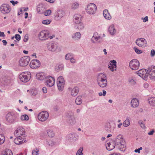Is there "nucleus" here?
Listing matches in <instances>:
<instances>
[{
    "instance_id": "1",
    "label": "nucleus",
    "mask_w": 155,
    "mask_h": 155,
    "mask_svg": "<svg viewBox=\"0 0 155 155\" xmlns=\"http://www.w3.org/2000/svg\"><path fill=\"white\" fill-rule=\"evenodd\" d=\"M97 81L99 86L104 88L107 85V81L106 75L105 74L101 73L99 74L97 77Z\"/></svg>"
},
{
    "instance_id": "2",
    "label": "nucleus",
    "mask_w": 155,
    "mask_h": 155,
    "mask_svg": "<svg viewBox=\"0 0 155 155\" xmlns=\"http://www.w3.org/2000/svg\"><path fill=\"white\" fill-rule=\"evenodd\" d=\"M19 114L17 112H9L6 116V120L8 122L12 123L16 120Z\"/></svg>"
},
{
    "instance_id": "3",
    "label": "nucleus",
    "mask_w": 155,
    "mask_h": 155,
    "mask_svg": "<svg viewBox=\"0 0 155 155\" xmlns=\"http://www.w3.org/2000/svg\"><path fill=\"white\" fill-rule=\"evenodd\" d=\"M30 72H23L19 75V78L22 82H27L30 79Z\"/></svg>"
},
{
    "instance_id": "4",
    "label": "nucleus",
    "mask_w": 155,
    "mask_h": 155,
    "mask_svg": "<svg viewBox=\"0 0 155 155\" xmlns=\"http://www.w3.org/2000/svg\"><path fill=\"white\" fill-rule=\"evenodd\" d=\"M140 66L139 61L137 59H134L131 60L129 63V66L131 69L133 70H137Z\"/></svg>"
},
{
    "instance_id": "5",
    "label": "nucleus",
    "mask_w": 155,
    "mask_h": 155,
    "mask_svg": "<svg viewBox=\"0 0 155 155\" xmlns=\"http://www.w3.org/2000/svg\"><path fill=\"white\" fill-rule=\"evenodd\" d=\"M30 61V58L28 56H25L21 58L19 61V65L20 66L25 67L28 65Z\"/></svg>"
},
{
    "instance_id": "6",
    "label": "nucleus",
    "mask_w": 155,
    "mask_h": 155,
    "mask_svg": "<svg viewBox=\"0 0 155 155\" xmlns=\"http://www.w3.org/2000/svg\"><path fill=\"white\" fill-rule=\"evenodd\" d=\"M97 10V7L94 3L90 4L87 6L86 9L87 13L90 14H93L95 13Z\"/></svg>"
},
{
    "instance_id": "7",
    "label": "nucleus",
    "mask_w": 155,
    "mask_h": 155,
    "mask_svg": "<svg viewBox=\"0 0 155 155\" xmlns=\"http://www.w3.org/2000/svg\"><path fill=\"white\" fill-rule=\"evenodd\" d=\"M148 77L151 79L155 78V66H152L149 67L147 70Z\"/></svg>"
},
{
    "instance_id": "8",
    "label": "nucleus",
    "mask_w": 155,
    "mask_h": 155,
    "mask_svg": "<svg viewBox=\"0 0 155 155\" xmlns=\"http://www.w3.org/2000/svg\"><path fill=\"white\" fill-rule=\"evenodd\" d=\"M11 7L9 5L6 4H2L0 7V10L3 14H8L11 11Z\"/></svg>"
},
{
    "instance_id": "9",
    "label": "nucleus",
    "mask_w": 155,
    "mask_h": 155,
    "mask_svg": "<svg viewBox=\"0 0 155 155\" xmlns=\"http://www.w3.org/2000/svg\"><path fill=\"white\" fill-rule=\"evenodd\" d=\"M57 83L59 90L61 91H62L65 84L63 77L62 76H60L57 79Z\"/></svg>"
},
{
    "instance_id": "10",
    "label": "nucleus",
    "mask_w": 155,
    "mask_h": 155,
    "mask_svg": "<svg viewBox=\"0 0 155 155\" xmlns=\"http://www.w3.org/2000/svg\"><path fill=\"white\" fill-rule=\"evenodd\" d=\"M49 117V114L45 111H43L39 113L38 115V118L41 121H45Z\"/></svg>"
},
{
    "instance_id": "11",
    "label": "nucleus",
    "mask_w": 155,
    "mask_h": 155,
    "mask_svg": "<svg viewBox=\"0 0 155 155\" xmlns=\"http://www.w3.org/2000/svg\"><path fill=\"white\" fill-rule=\"evenodd\" d=\"M25 131L24 128L23 127H21L20 128H17L14 132V135L16 137H20L22 136L24 137H25Z\"/></svg>"
},
{
    "instance_id": "12",
    "label": "nucleus",
    "mask_w": 155,
    "mask_h": 155,
    "mask_svg": "<svg viewBox=\"0 0 155 155\" xmlns=\"http://www.w3.org/2000/svg\"><path fill=\"white\" fill-rule=\"evenodd\" d=\"M145 69H142L138 71L137 74L144 80L147 81L148 78L147 70Z\"/></svg>"
},
{
    "instance_id": "13",
    "label": "nucleus",
    "mask_w": 155,
    "mask_h": 155,
    "mask_svg": "<svg viewBox=\"0 0 155 155\" xmlns=\"http://www.w3.org/2000/svg\"><path fill=\"white\" fill-rule=\"evenodd\" d=\"M45 82L48 86H52L54 84V79L52 77L48 76L45 78Z\"/></svg>"
},
{
    "instance_id": "14",
    "label": "nucleus",
    "mask_w": 155,
    "mask_h": 155,
    "mask_svg": "<svg viewBox=\"0 0 155 155\" xmlns=\"http://www.w3.org/2000/svg\"><path fill=\"white\" fill-rule=\"evenodd\" d=\"M29 65L31 68L36 69L39 67L40 65V62L37 59H34L31 61Z\"/></svg>"
},
{
    "instance_id": "15",
    "label": "nucleus",
    "mask_w": 155,
    "mask_h": 155,
    "mask_svg": "<svg viewBox=\"0 0 155 155\" xmlns=\"http://www.w3.org/2000/svg\"><path fill=\"white\" fill-rule=\"evenodd\" d=\"M58 47V43L55 42H51L48 44L47 48L48 50L50 51L54 52L55 51Z\"/></svg>"
},
{
    "instance_id": "16",
    "label": "nucleus",
    "mask_w": 155,
    "mask_h": 155,
    "mask_svg": "<svg viewBox=\"0 0 155 155\" xmlns=\"http://www.w3.org/2000/svg\"><path fill=\"white\" fill-rule=\"evenodd\" d=\"M64 13L62 10H58L54 15V18L57 21L59 20L64 15Z\"/></svg>"
},
{
    "instance_id": "17",
    "label": "nucleus",
    "mask_w": 155,
    "mask_h": 155,
    "mask_svg": "<svg viewBox=\"0 0 155 155\" xmlns=\"http://www.w3.org/2000/svg\"><path fill=\"white\" fill-rule=\"evenodd\" d=\"M136 44L138 46L142 47L145 45L147 43L146 40L143 38H138L136 41Z\"/></svg>"
},
{
    "instance_id": "18",
    "label": "nucleus",
    "mask_w": 155,
    "mask_h": 155,
    "mask_svg": "<svg viewBox=\"0 0 155 155\" xmlns=\"http://www.w3.org/2000/svg\"><path fill=\"white\" fill-rule=\"evenodd\" d=\"M78 138V136L74 133H71L66 137V139L70 142H73L76 141Z\"/></svg>"
},
{
    "instance_id": "19",
    "label": "nucleus",
    "mask_w": 155,
    "mask_h": 155,
    "mask_svg": "<svg viewBox=\"0 0 155 155\" xmlns=\"http://www.w3.org/2000/svg\"><path fill=\"white\" fill-rule=\"evenodd\" d=\"M38 37L41 40H46L49 37V34L45 31H42L40 33Z\"/></svg>"
},
{
    "instance_id": "20",
    "label": "nucleus",
    "mask_w": 155,
    "mask_h": 155,
    "mask_svg": "<svg viewBox=\"0 0 155 155\" xmlns=\"http://www.w3.org/2000/svg\"><path fill=\"white\" fill-rule=\"evenodd\" d=\"M116 146H119V144L124 143V141L123 138V136L121 135H118L115 140L114 141Z\"/></svg>"
},
{
    "instance_id": "21",
    "label": "nucleus",
    "mask_w": 155,
    "mask_h": 155,
    "mask_svg": "<svg viewBox=\"0 0 155 155\" xmlns=\"http://www.w3.org/2000/svg\"><path fill=\"white\" fill-rule=\"evenodd\" d=\"M110 65H108V68L111 70V71H116L117 69V62L116 61L114 60L110 61Z\"/></svg>"
},
{
    "instance_id": "22",
    "label": "nucleus",
    "mask_w": 155,
    "mask_h": 155,
    "mask_svg": "<svg viewBox=\"0 0 155 155\" xmlns=\"http://www.w3.org/2000/svg\"><path fill=\"white\" fill-rule=\"evenodd\" d=\"M25 140L24 137H19L15 138L14 140V143L16 144H20L23 143L25 142Z\"/></svg>"
},
{
    "instance_id": "23",
    "label": "nucleus",
    "mask_w": 155,
    "mask_h": 155,
    "mask_svg": "<svg viewBox=\"0 0 155 155\" xmlns=\"http://www.w3.org/2000/svg\"><path fill=\"white\" fill-rule=\"evenodd\" d=\"M131 106L133 108L137 107L139 105V101L137 98H133L132 99L131 102Z\"/></svg>"
},
{
    "instance_id": "24",
    "label": "nucleus",
    "mask_w": 155,
    "mask_h": 155,
    "mask_svg": "<svg viewBox=\"0 0 155 155\" xmlns=\"http://www.w3.org/2000/svg\"><path fill=\"white\" fill-rule=\"evenodd\" d=\"M74 21L75 23L78 24L81 22L82 17L79 14L75 15L74 16Z\"/></svg>"
},
{
    "instance_id": "25",
    "label": "nucleus",
    "mask_w": 155,
    "mask_h": 155,
    "mask_svg": "<svg viewBox=\"0 0 155 155\" xmlns=\"http://www.w3.org/2000/svg\"><path fill=\"white\" fill-rule=\"evenodd\" d=\"M108 31L110 34L112 35L115 34L116 32V30L114 27L113 24L111 25L109 27Z\"/></svg>"
},
{
    "instance_id": "26",
    "label": "nucleus",
    "mask_w": 155,
    "mask_h": 155,
    "mask_svg": "<svg viewBox=\"0 0 155 155\" xmlns=\"http://www.w3.org/2000/svg\"><path fill=\"white\" fill-rule=\"evenodd\" d=\"M79 91V88L77 87H75L71 90V94L73 96H76L78 94Z\"/></svg>"
},
{
    "instance_id": "27",
    "label": "nucleus",
    "mask_w": 155,
    "mask_h": 155,
    "mask_svg": "<svg viewBox=\"0 0 155 155\" xmlns=\"http://www.w3.org/2000/svg\"><path fill=\"white\" fill-rule=\"evenodd\" d=\"M103 15L105 18L107 19L110 20L111 18V16L108 12V10L107 9H105L104 11Z\"/></svg>"
},
{
    "instance_id": "28",
    "label": "nucleus",
    "mask_w": 155,
    "mask_h": 155,
    "mask_svg": "<svg viewBox=\"0 0 155 155\" xmlns=\"http://www.w3.org/2000/svg\"><path fill=\"white\" fill-rule=\"evenodd\" d=\"M36 77L37 79L40 80H42L46 78L43 73H37L36 75Z\"/></svg>"
},
{
    "instance_id": "29",
    "label": "nucleus",
    "mask_w": 155,
    "mask_h": 155,
    "mask_svg": "<svg viewBox=\"0 0 155 155\" xmlns=\"http://www.w3.org/2000/svg\"><path fill=\"white\" fill-rule=\"evenodd\" d=\"M107 145V146L106 147V148L107 150L109 151L112 150L115 148V146L116 145L115 143L114 144H111L110 143H108Z\"/></svg>"
},
{
    "instance_id": "30",
    "label": "nucleus",
    "mask_w": 155,
    "mask_h": 155,
    "mask_svg": "<svg viewBox=\"0 0 155 155\" xmlns=\"http://www.w3.org/2000/svg\"><path fill=\"white\" fill-rule=\"evenodd\" d=\"M100 38H101V37L99 35H98L97 33V32H95L93 35L92 38L91 39V41L93 43H94L95 42L94 41V39L96 40V41H97Z\"/></svg>"
},
{
    "instance_id": "31",
    "label": "nucleus",
    "mask_w": 155,
    "mask_h": 155,
    "mask_svg": "<svg viewBox=\"0 0 155 155\" xmlns=\"http://www.w3.org/2000/svg\"><path fill=\"white\" fill-rule=\"evenodd\" d=\"M125 143V142H124V143H121L119 144L118 148L120 150L123 152H124L125 151V147L126 146Z\"/></svg>"
},
{
    "instance_id": "32",
    "label": "nucleus",
    "mask_w": 155,
    "mask_h": 155,
    "mask_svg": "<svg viewBox=\"0 0 155 155\" xmlns=\"http://www.w3.org/2000/svg\"><path fill=\"white\" fill-rule=\"evenodd\" d=\"M81 37V35L79 32H76L72 35V38L75 40H78Z\"/></svg>"
},
{
    "instance_id": "33",
    "label": "nucleus",
    "mask_w": 155,
    "mask_h": 155,
    "mask_svg": "<svg viewBox=\"0 0 155 155\" xmlns=\"http://www.w3.org/2000/svg\"><path fill=\"white\" fill-rule=\"evenodd\" d=\"M111 125H110V123L109 122L106 124L105 127V129L107 132L109 133L111 131Z\"/></svg>"
},
{
    "instance_id": "34",
    "label": "nucleus",
    "mask_w": 155,
    "mask_h": 155,
    "mask_svg": "<svg viewBox=\"0 0 155 155\" xmlns=\"http://www.w3.org/2000/svg\"><path fill=\"white\" fill-rule=\"evenodd\" d=\"M77 25L75 26V28L78 29L79 30H82L84 28V26L83 24L81 22L78 24H76Z\"/></svg>"
},
{
    "instance_id": "35",
    "label": "nucleus",
    "mask_w": 155,
    "mask_h": 155,
    "mask_svg": "<svg viewBox=\"0 0 155 155\" xmlns=\"http://www.w3.org/2000/svg\"><path fill=\"white\" fill-rule=\"evenodd\" d=\"M149 103L153 106H155V97H152L148 99Z\"/></svg>"
},
{
    "instance_id": "36",
    "label": "nucleus",
    "mask_w": 155,
    "mask_h": 155,
    "mask_svg": "<svg viewBox=\"0 0 155 155\" xmlns=\"http://www.w3.org/2000/svg\"><path fill=\"white\" fill-rule=\"evenodd\" d=\"M64 68L63 65L62 64L57 65L55 67V71L57 72H59L62 70Z\"/></svg>"
},
{
    "instance_id": "37",
    "label": "nucleus",
    "mask_w": 155,
    "mask_h": 155,
    "mask_svg": "<svg viewBox=\"0 0 155 155\" xmlns=\"http://www.w3.org/2000/svg\"><path fill=\"white\" fill-rule=\"evenodd\" d=\"M123 125L125 127H127L130 124L129 117H127L126 119L123 122Z\"/></svg>"
},
{
    "instance_id": "38",
    "label": "nucleus",
    "mask_w": 155,
    "mask_h": 155,
    "mask_svg": "<svg viewBox=\"0 0 155 155\" xmlns=\"http://www.w3.org/2000/svg\"><path fill=\"white\" fill-rule=\"evenodd\" d=\"M129 82L132 85H134L135 84H136V82L135 81L136 79H135V77H130L129 78Z\"/></svg>"
},
{
    "instance_id": "39",
    "label": "nucleus",
    "mask_w": 155,
    "mask_h": 155,
    "mask_svg": "<svg viewBox=\"0 0 155 155\" xmlns=\"http://www.w3.org/2000/svg\"><path fill=\"white\" fill-rule=\"evenodd\" d=\"M66 116L67 117V119H70V118H72L74 117V112L69 111L66 114Z\"/></svg>"
},
{
    "instance_id": "40",
    "label": "nucleus",
    "mask_w": 155,
    "mask_h": 155,
    "mask_svg": "<svg viewBox=\"0 0 155 155\" xmlns=\"http://www.w3.org/2000/svg\"><path fill=\"white\" fill-rule=\"evenodd\" d=\"M43 8L42 6V5H38L37 8V12L39 14H41L43 12Z\"/></svg>"
},
{
    "instance_id": "41",
    "label": "nucleus",
    "mask_w": 155,
    "mask_h": 155,
    "mask_svg": "<svg viewBox=\"0 0 155 155\" xmlns=\"http://www.w3.org/2000/svg\"><path fill=\"white\" fill-rule=\"evenodd\" d=\"M75 103L77 105H80L82 103L81 96H78L75 100Z\"/></svg>"
},
{
    "instance_id": "42",
    "label": "nucleus",
    "mask_w": 155,
    "mask_h": 155,
    "mask_svg": "<svg viewBox=\"0 0 155 155\" xmlns=\"http://www.w3.org/2000/svg\"><path fill=\"white\" fill-rule=\"evenodd\" d=\"M13 153L12 151L8 149L4 152L2 155H12Z\"/></svg>"
},
{
    "instance_id": "43",
    "label": "nucleus",
    "mask_w": 155,
    "mask_h": 155,
    "mask_svg": "<svg viewBox=\"0 0 155 155\" xmlns=\"http://www.w3.org/2000/svg\"><path fill=\"white\" fill-rule=\"evenodd\" d=\"M5 138L4 135L0 134V145L2 144L5 142Z\"/></svg>"
},
{
    "instance_id": "44",
    "label": "nucleus",
    "mask_w": 155,
    "mask_h": 155,
    "mask_svg": "<svg viewBox=\"0 0 155 155\" xmlns=\"http://www.w3.org/2000/svg\"><path fill=\"white\" fill-rule=\"evenodd\" d=\"M75 117H73V118H71L70 119L68 118V122L70 124L72 125L74 124L75 122Z\"/></svg>"
},
{
    "instance_id": "45",
    "label": "nucleus",
    "mask_w": 155,
    "mask_h": 155,
    "mask_svg": "<svg viewBox=\"0 0 155 155\" xmlns=\"http://www.w3.org/2000/svg\"><path fill=\"white\" fill-rule=\"evenodd\" d=\"M47 133L48 136L51 137H53L54 134L52 130H48L47 131Z\"/></svg>"
},
{
    "instance_id": "46",
    "label": "nucleus",
    "mask_w": 155,
    "mask_h": 155,
    "mask_svg": "<svg viewBox=\"0 0 155 155\" xmlns=\"http://www.w3.org/2000/svg\"><path fill=\"white\" fill-rule=\"evenodd\" d=\"M21 119L22 120H29V117L26 114H24L21 116Z\"/></svg>"
},
{
    "instance_id": "47",
    "label": "nucleus",
    "mask_w": 155,
    "mask_h": 155,
    "mask_svg": "<svg viewBox=\"0 0 155 155\" xmlns=\"http://www.w3.org/2000/svg\"><path fill=\"white\" fill-rule=\"evenodd\" d=\"M79 4L77 2H75L73 3L71 6L72 9H76L79 7Z\"/></svg>"
},
{
    "instance_id": "48",
    "label": "nucleus",
    "mask_w": 155,
    "mask_h": 155,
    "mask_svg": "<svg viewBox=\"0 0 155 155\" xmlns=\"http://www.w3.org/2000/svg\"><path fill=\"white\" fill-rule=\"evenodd\" d=\"M83 150V147H81L78 150L76 155H83L82 151Z\"/></svg>"
},
{
    "instance_id": "49",
    "label": "nucleus",
    "mask_w": 155,
    "mask_h": 155,
    "mask_svg": "<svg viewBox=\"0 0 155 155\" xmlns=\"http://www.w3.org/2000/svg\"><path fill=\"white\" fill-rule=\"evenodd\" d=\"M72 56V54L71 53H68L66 54L65 56V59L66 60H70Z\"/></svg>"
},
{
    "instance_id": "50",
    "label": "nucleus",
    "mask_w": 155,
    "mask_h": 155,
    "mask_svg": "<svg viewBox=\"0 0 155 155\" xmlns=\"http://www.w3.org/2000/svg\"><path fill=\"white\" fill-rule=\"evenodd\" d=\"M51 22V21L50 20H43L42 21V23L44 24L48 25Z\"/></svg>"
},
{
    "instance_id": "51",
    "label": "nucleus",
    "mask_w": 155,
    "mask_h": 155,
    "mask_svg": "<svg viewBox=\"0 0 155 155\" xmlns=\"http://www.w3.org/2000/svg\"><path fill=\"white\" fill-rule=\"evenodd\" d=\"M51 10L50 9L47 10L44 12V15L45 16H48L51 14Z\"/></svg>"
},
{
    "instance_id": "52",
    "label": "nucleus",
    "mask_w": 155,
    "mask_h": 155,
    "mask_svg": "<svg viewBox=\"0 0 155 155\" xmlns=\"http://www.w3.org/2000/svg\"><path fill=\"white\" fill-rule=\"evenodd\" d=\"M134 49L135 50V52L137 54H140L143 52L142 51L137 49L136 47H134Z\"/></svg>"
},
{
    "instance_id": "53",
    "label": "nucleus",
    "mask_w": 155,
    "mask_h": 155,
    "mask_svg": "<svg viewBox=\"0 0 155 155\" xmlns=\"http://www.w3.org/2000/svg\"><path fill=\"white\" fill-rule=\"evenodd\" d=\"M38 152L39 150L37 149H36L35 150H33L32 154L33 155H38Z\"/></svg>"
},
{
    "instance_id": "54",
    "label": "nucleus",
    "mask_w": 155,
    "mask_h": 155,
    "mask_svg": "<svg viewBox=\"0 0 155 155\" xmlns=\"http://www.w3.org/2000/svg\"><path fill=\"white\" fill-rule=\"evenodd\" d=\"M138 123L140 124L141 127L143 128H145V126L144 124L143 123V121L141 120H140L138 122Z\"/></svg>"
},
{
    "instance_id": "55",
    "label": "nucleus",
    "mask_w": 155,
    "mask_h": 155,
    "mask_svg": "<svg viewBox=\"0 0 155 155\" xmlns=\"http://www.w3.org/2000/svg\"><path fill=\"white\" fill-rule=\"evenodd\" d=\"M103 93H102L101 92H100L98 93L99 95L100 96H105L106 94V92L104 90H103Z\"/></svg>"
},
{
    "instance_id": "56",
    "label": "nucleus",
    "mask_w": 155,
    "mask_h": 155,
    "mask_svg": "<svg viewBox=\"0 0 155 155\" xmlns=\"http://www.w3.org/2000/svg\"><path fill=\"white\" fill-rule=\"evenodd\" d=\"M15 38L17 41H19L21 39V36L19 35L16 34L15 35Z\"/></svg>"
},
{
    "instance_id": "57",
    "label": "nucleus",
    "mask_w": 155,
    "mask_h": 155,
    "mask_svg": "<svg viewBox=\"0 0 155 155\" xmlns=\"http://www.w3.org/2000/svg\"><path fill=\"white\" fill-rule=\"evenodd\" d=\"M28 39V35H26L24 37V39H23V41L25 42H27Z\"/></svg>"
},
{
    "instance_id": "58",
    "label": "nucleus",
    "mask_w": 155,
    "mask_h": 155,
    "mask_svg": "<svg viewBox=\"0 0 155 155\" xmlns=\"http://www.w3.org/2000/svg\"><path fill=\"white\" fill-rule=\"evenodd\" d=\"M155 55V51L154 49H152L150 52V55L151 57H153Z\"/></svg>"
},
{
    "instance_id": "59",
    "label": "nucleus",
    "mask_w": 155,
    "mask_h": 155,
    "mask_svg": "<svg viewBox=\"0 0 155 155\" xmlns=\"http://www.w3.org/2000/svg\"><path fill=\"white\" fill-rule=\"evenodd\" d=\"M142 20H143V21L144 22H145L146 21H148V17L147 16H146L145 18H141Z\"/></svg>"
},
{
    "instance_id": "60",
    "label": "nucleus",
    "mask_w": 155,
    "mask_h": 155,
    "mask_svg": "<svg viewBox=\"0 0 155 155\" xmlns=\"http://www.w3.org/2000/svg\"><path fill=\"white\" fill-rule=\"evenodd\" d=\"M10 2L12 3V5L14 6L16 4H17L18 3V2L17 1H14L13 0H12L10 1Z\"/></svg>"
},
{
    "instance_id": "61",
    "label": "nucleus",
    "mask_w": 155,
    "mask_h": 155,
    "mask_svg": "<svg viewBox=\"0 0 155 155\" xmlns=\"http://www.w3.org/2000/svg\"><path fill=\"white\" fill-rule=\"evenodd\" d=\"M2 58L4 60L6 58V54L5 53L2 54Z\"/></svg>"
},
{
    "instance_id": "62",
    "label": "nucleus",
    "mask_w": 155,
    "mask_h": 155,
    "mask_svg": "<svg viewBox=\"0 0 155 155\" xmlns=\"http://www.w3.org/2000/svg\"><path fill=\"white\" fill-rule=\"evenodd\" d=\"M48 144L49 145L52 146L54 145V142L52 140H49L48 142Z\"/></svg>"
},
{
    "instance_id": "63",
    "label": "nucleus",
    "mask_w": 155,
    "mask_h": 155,
    "mask_svg": "<svg viewBox=\"0 0 155 155\" xmlns=\"http://www.w3.org/2000/svg\"><path fill=\"white\" fill-rule=\"evenodd\" d=\"M42 91L44 93H46L47 92V89L45 87H44L43 88Z\"/></svg>"
},
{
    "instance_id": "64",
    "label": "nucleus",
    "mask_w": 155,
    "mask_h": 155,
    "mask_svg": "<svg viewBox=\"0 0 155 155\" xmlns=\"http://www.w3.org/2000/svg\"><path fill=\"white\" fill-rule=\"evenodd\" d=\"M70 60L71 62L72 63H74L75 62V60L73 58H71Z\"/></svg>"
}]
</instances>
